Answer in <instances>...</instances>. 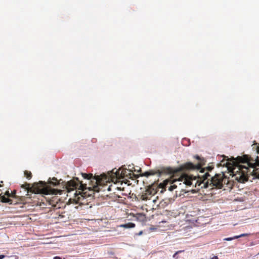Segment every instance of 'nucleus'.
<instances>
[{
  "label": "nucleus",
  "instance_id": "nucleus-1",
  "mask_svg": "<svg viewBox=\"0 0 259 259\" xmlns=\"http://www.w3.org/2000/svg\"><path fill=\"white\" fill-rule=\"evenodd\" d=\"M226 165L228 170L231 172L230 175L235 177L238 181L244 183L248 181L250 175L259 179V172L254 169L255 167L259 165L258 156L254 160L247 155L233 158L232 160L227 159Z\"/></svg>",
  "mask_w": 259,
  "mask_h": 259
},
{
  "label": "nucleus",
  "instance_id": "nucleus-2",
  "mask_svg": "<svg viewBox=\"0 0 259 259\" xmlns=\"http://www.w3.org/2000/svg\"><path fill=\"white\" fill-rule=\"evenodd\" d=\"M228 180L225 176L224 173L215 174L213 177H208L205 182H200L199 184H203L202 187L212 189L213 188L221 189L224 184L227 183Z\"/></svg>",
  "mask_w": 259,
  "mask_h": 259
},
{
  "label": "nucleus",
  "instance_id": "nucleus-3",
  "mask_svg": "<svg viewBox=\"0 0 259 259\" xmlns=\"http://www.w3.org/2000/svg\"><path fill=\"white\" fill-rule=\"evenodd\" d=\"M194 157L198 160L197 163L193 164L190 162H186L181 165L180 167V170L183 171L200 170V172L202 175L205 174L206 172H208L209 175V172L213 169V166L209 165L204 168L201 169V166L205 164V160L198 155L195 156Z\"/></svg>",
  "mask_w": 259,
  "mask_h": 259
},
{
  "label": "nucleus",
  "instance_id": "nucleus-4",
  "mask_svg": "<svg viewBox=\"0 0 259 259\" xmlns=\"http://www.w3.org/2000/svg\"><path fill=\"white\" fill-rule=\"evenodd\" d=\"M65 188L68 192L78 189V194H77V191H75L74 195L75 197L80 195L83 198L87 196L86 191L87 189H90V188H87L86 184H83L81 182L79 181L78 178H75L67 182L65 185Z\"/></svg>",
  "mask_w": 259,
  "mask_h": 259
},
{
  "label": "nucleus",
  "instance_id": "nucleus-5",
  "mask_svg": "<svg viewBox=\"0 0 259 259\" xmlns=\"http://www.w3.org/2000/svg\"><path fill=\"white\" fill-rule=\"evenodd\" d=\"M180 182H183V184L185 185H191L193 184V182L190 178L185 175H181L178 179L174 180L172 182H170L167 180L163 181L159 184V187L165 190L167 189L169 191H172L177 188L176 183Z\"/></svg>",
  "mask_w": 259,
  "mask_h": 259
},
{
  "label": "nucleus",
  "instance_id": "nucleus-6",
  "mask_svg": "<svg viewBox=\"0 0 259 259\" xmlns=\"http://www.w3.org/2000/svg\"><path fill=\"white\" fill-rule=\"evenodd\" d=\"M21 188L24 189L27 192H31L35 194H49V190L47 184L45 182L39 181L38 183H34L32 187L30 184L25 183L21 185Z\"/></svg>",
  "mask_w": 259,
  "mask_h": 259
},
{
  "label": "nucleus",
  "instance_id": "nucleus-7",
  "mask_svg": "<svg viewBox=\"0 0 259 259\" xmlns=\"http://www.w3.org/2000/svg\"><path fill=\"white\" fill-rule=\"evenodd\" d=\"M182 175H185L189 177V178H190L191 180L193 182V184L191 185H186V186H192L193 187H194L195 188H196L197 187H200L201 188H203L202 187V186H203V184H200V185H199L200 182H201L202 181L205 182L208 177H210V175H209L208 172H206L205 174L198 175L197 178L196 177H193V176L188 175L185 174H182Z\"/></svg>",
  "mask_w": 259,
  "mask_h": 259
},
{
  "label": "nucleus",
  "instance_id": "nucleus-8",
  "mask_svg": "<svg viewBox=\"0 0 259 259\" xmlns=\"http://www.w3.org/2000/svg\"><path fill=\"white\" fill-rule=\"evenodd\" d=\"M173 173V170L171 168L168 167H163L160 169H152L147 171L143 174V176L149 177L156 174H158L159 176L162 174H171Z\"/></svg>",
  "mask_w": 259,
  "mask_h": 259
},
{
  "label": "nucleus",
  "instance_id": "nucleus-9",
  "mask_svg": "<svg viewBox=\"0 0 259 259\" xmlns=\"http://www.w3.org/2000/svg\"><path fill=\"white\" fill-rule=\"evenodd\" d=\"M112 173V175L111 176V179L112 181L115 179L116 181L117 180H119L120 179L123 178V176L124 174L122 173L121 168H120L118 169H116V168L112 169L111 171Z\"/></svg>",
  "mask_w": 259,
  "mask_h": 259
},
{
  "label": "nucleus",
  "instance_id": "nucleus-10",
  "mask_svg": "<svg viewBox=\"0 0 259 259\" xmlns=\"http://www.w3.org/2000/svg\"><path fill=\"white\" fill-rule=\"evenodd\" d=\"M82 176L84 179L87 180H91L94 179L96 180V183L97 184H99L100 183V179L99 176L93 177L92 174H85L82 173Z\"/></svg>",
  "mask_w": 259,
  "mask_h": 259
},
{
  "label": "nucleus",
  "instance_id": "nucleus-11",
  "mask_svg": "<svg viewBox=\"0 0 259 259\" xmlns=\"http://www.w3.org/2000/svg\"><path fill=\"white\" fill-rule=\"evenodd\" d=\"M152 191H153V190L152 191L150 189L147 190L145 193L141 196V199L144 201L151 200L152 197H153V195H152Z\"/></svg>",
  "mask_w": 259,
  "mask_h": 259
},
{
  "label": "nucleus",
  "instance_id": "nucleus-12",
  "mask_svg": "<svg viewBox=\"0 0 259 259\" xmlns=\"http://www.w3.org/2000/svg\"><path fill=\"white\" fill-rule=\"evenodd\" d=\"M249 235L248 234H247V233H244V234H241L239 235H237V236H235L233 237H229V238H226L224 239V240H225V241H231L233 239H237V238H240V237H245V236H248Z\"/></svg>",
  "mask_w": 259,
  "mask_h": 259
},
{
  "label": "nucleus",
  "instance_id": "nucleus-13",
  "mask_svg": "<svg viewBox=\"0 0 259 259\" xmlns=\"http://www.w3.org/2000/svg\"><path fill=\"white\" fill-rule=\"evenodd\" d=\"M135 226L136 225L134 223L130 222L126 224L120 225V227L124 228H134Z\"/></svg>",
  "mask_w": 259,
  "mask_h": 259
},
{
  "label": "nucleus",
  "instance_id": "nucleus-14",
  "mask_svg": "<svg viewBox=\"0 0 259 259\" xmlns=\"http://www.w3.org/2000/svg\"><path fill=\"white\" fill-rule=\"evenodd\" d=\"M24 176L28 180H30L32 178V174L30 171L25 170Z\"/></svg>",
  "mask_w": 259,
  "mask_h": 259
},
{
  "label": "nucleus",
  "instance_id": "nucleus-15",
  "mask_svg": "<svg viewBox=\"0 0 259 259\" xmlns=\"http://www.w3.org/2000/svg\"><path fill=\"white\" fill-rule=\"evenodd\" d=\"M158 197H154L153 196V197H152L151 200V203H153L154 204L152 205L153 208L154 206V205H156V206H158V204H156L157 201ZM149 204H151V202H149Z\"/></svg>",
  "mask_w": 259,
  "mask_h": 259
},
{
  "label": "nucleus",
  "instance_id": "nucleus-16",
  "mask_svg": "<svg viewBox=\"0 0 259 259\" xmlns=\"http://www.w3.org/2000/svg\"><path fill=\"white\" fill-rule=\"evenodd\" d=\"M53 180L55 181V182L51 181L50 183L51 185H52L53 186H57L59 184V182L58 181L57 179L54 178L53 179Z\"/></svg>",
  "mask_w": 259,
  "mask_h": 259
},
{
  "label": "nucleus",
  "instance_id": "nucleus-17",
  "mask_svg": "<svg viewBox=\"0 0 259 259\" xmlns=\"http://www.w3.org/2000/svg\"><path fill=\"white\" fill-rule=\"evenodd\" d=\"M1 201L3 202H9L11 200L9 198L6 197L5 196H2Z\"/></svg>",
  "mask_w": 259,
  "mask_h": 259
},
{
  "label": "nucleus",
  "instance_id": "nucleus-18",
  "mask_svg": "<svg viewBox=\"0 0 259 259\" xmlns=\"http://www.w3.org/2000/svg\"><path fill=\"white\" fill-rule=\"evenodd\" d=\"M184 251V250H179V251H176L172 256L173 258L175 259H178V254L181 252H183Z\"/></svg>",
  "mask_w": 259,
  "mask_h": 259
},
{
  "label": "nucleus",
  "instance_id": "nucleus-19",
  "mask_svg": "<svg viewBox=\"0 0 259 259\" xmlns=\"http://www.w3.org/2000/svg\"><path fill=\"white\" fill-rule=\"evenodd\" d=\"M121 171H122V173L124 174L123 178L127 177L129 174V173L127 174V170L126 168H121Z\"/></svg>",
  "mask_w": 259,
  "mask_h": 259
},
{
  "label": "nucleus",
  "instance_id": "nucleus-20",
  "mask_svg": "<svg viewBox=\"0 0 259 259\" xmlns=\"http://www.w3.org/2000/svg\"><path fill=\"white\" fill-rule=\"evenodd\" d=\"M5 195H6L8 197H11V196H12V195H13V194H11L9 193V191H6V193H5Z\"/></svg>",
  "mask_w": 259,
  "mask_h": 259
},
{
  "label": "nucleus",
  "instance_id": "nucleus-21",
  "mask_svg": "<svg viewBox=\"0 0 259 259\" xmlns=\"http://www.w3.org/2000/svg\"><path fill=\"white\" fill-rule=\"evenodd\" d=\"M6 257L5 255L2 254L0 255V259H3Z\"/></svg>",
  "mask_w": 259,
  "mask_h": 259
},
{
  "label": "nucleus",
  "instance_id": "nucleus-22",
  "mask_svg": "<svg viewBox=\"0 0 259 259\" xmlns=\"http://www.w3.org/2000/svg\"><path fill=\"white\" fill-rule=\"evenodd\" d=\"M54 259H62L60 256H56L54 257Z\"/></svg>",
  "mask_w": 259,
  "mask_h": 259
},
{
  "label": "nucleus",
  "instance_id": "nucleus-23",
  "mask_svg": "<svg viewBox=\"0 0 259 259\" xmlns=\"http://www.w3.org/2000/svg\"><path fill=\"white\" fill-rule=\"evenodd\" d=\"M211 259H219V258L217 256H214Z\"/></svg>",
  "mask_w": 259,
  "mask_h": 259
},
{
  "label": "nucleus",
  "instance_id": "nucleus-24",
  "mask_svg": "<svg viewBox=\"0 0 259 259\" xmlns=\"http://www.w3.org/2000/svg\"><path fill=\"white\" fill-rule=\"evenodd\" d=\"M181 182H179V183H176L177 185V186H178V185H180H180H182V183H181Z\"/></svg>",
  "mask_w": 259,
  "mask_h": 259
},
{
  "label": "nucleus",
  "instance_id": "nucleus-25",
  "mask_svg": "<svg viewBox=\"0 0 259 259\" xmlns=\"http://www.w3.org/2000/svg\"><path fill=\"white\" fill-rule=\"evenodd\" d=\"M257 152L258 153H259V146L257 147Z\"/></svg>",
  "mask_w": 259,
  "mask_h": 259
},
{
  "label": "nucleus",
  "instance_id": "nucleus-26",
  "mask_svg": "<svg viewBox=\"0 0 259 259\" xmlns=\"http://www.w3.org/2000/svg\"><path fill=\"white\" fill-rule=\"evenodd\" d=\"M166 221H161V222H159V223H166Z\"/></svg>",
  "mask_w": 259,
  "mask_h": 259
},
{
  "label": "nucleus",
  "instance_id": "nucleus-27",
  "mask_svg": "<svg viewBox=\"0 0 259 259\" xmlns=\"http://www.w3.org/2000/svg\"><path fill=\"white\" fill-rule=\"evenodd\" d=\"M57 191L59 192L60 194H62V193H61L62 191L61 190H57Z\"/></svg>",
  "mask_w": 259,
  "mask_h": 259
},
{
  "label": "nucleus",
  "instance_id": "nucleus-28",
  "mask_svg": "<svg viewBox=\"0 0 259 259\" xmlns=\"http://www.w3.org/2000/svg\"><path fill=\"white\" fill-rule=\"evenodd\" d=\"M96 187L94 188V191H96Z\"/></svg>",
  "mask_w": 259,
  "mask_h": 259
},
{
  "label": "nucleus",
  "instance_id": "nucleus-29",
  "mask_svg": "<svg viewBox=\"0 0 259 259\" xmlns=\"http://www.w3.org/2000/svg\"><path fill=\"white\" fill-rule=\"evenodd\" d=\"M80 198V197H79V196H78V197H77V199H79Z\"/></svg>",
  "mask_w": 259,
  "mask_h": 259
},
{
  "label": "nucleus",
  "instance_id": "nucleus-30",
  "mask_svg": "<svg viewBox=\"0 0 259 259\" xmlns=\"http://www.w3.org/2000/svg\"><path fill=\"white\" fill-rule=\"evenodd\" d=\"M181 190L182 191L183 190V189L182 188H181Z\"/></svg>",
  "mask_w": 259,
  "mask_h": 259
}]
</instances>
